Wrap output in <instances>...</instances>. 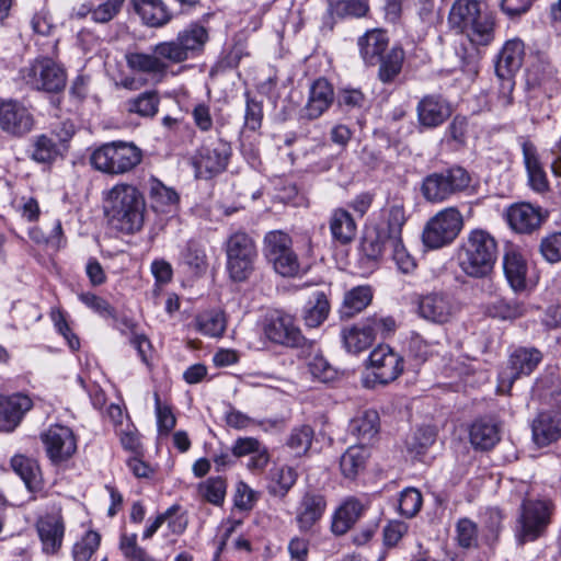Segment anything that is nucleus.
Masks as SVG:
<instances>
[{"instance_id": "nucleus-46", "label": "nucleus", "mask_w": 561, "mask_h": 561, "mask_svg": "<svg viewBox=\"0 0 561 561\" xmlns=\"http://www.w3.org/2000/svg\"><path fill=\"white\" fill-rule=\"evenodd\" d=\"M160 105V94L157 90H147L125 102V108L129 114L142 118H152L157 115Z\"/></svg>"}, {"instance_id": "nucleus-13", "label": "nucleus", "mask_w": 561, "mask_h": 561, "mask_svg": "<svg viewBox=\"0 0 561 561\" xmlns=\"http://www.w3.org/2000/svg\"><path fill=\"white\" fill-rule=\"evenodd\" d=\"M463 227V218L457 207L439 210L425 225L423 244L428 249H440L454 242Z\"/></svg>"}, {"instance_id": "nucleus-11", "label": "nucleus", "mask_w": 561, "mask_h": 561, "mask_svg": "<svg viewBox=\"0 0 561 561\" xmlns=\"http://www.w3.org/2000/svg\"><path fill=\"white\" fill-rule=\"evenodd\" d=\"M41 542L42 553L48 557L57 556L62 549L66 535V520L60 503H51L39 513L34 524Z\"/></svg>"}, {"instance_id": "nucleus-25", "label": "nucleus", "mask_w": 561, "mask_h": 561, "mask_svg": "<svg viewBox=\"0 0 561 561\" xmlns=\"http://www.w3.org/2000/svg\"><path fill=\"white\" fill-rule=\"evenodd\" d=\"M501 440V423L495 416L477 417L469 426V442L476 450L489 451Z\"/></svg>"}, {"instance_id": "nucleus-14", "label": "nucleus", "mask_w": 561, "mask_h": 561, "mask_svg": "<svg viewBox=\"0 0 561 561\" xmlns=\"http://www.w3.org/2000/svg\"><path fill=\"white\" fill-rule=\"evenodd\" d=\"M39 437L50 465L67 468L78 450L75 432L69 426L51 424Z\"/></svg>"}, {"instance_id": "nucleus-60", "label": "nucleus", "mask_w": 561, "mask_h": 561, "mask_svg": "<svg viewBox=\"0 0 561 561\" xmlns=\"http://www.w3.org/2000/svg\"><path fill=\"white\" fill-rule=\"evenodd\" d=\"M409 525L401 520H390L382 529V545L386 550L397 548L408 534Z\"/></svg>"}, {"instance_id": "nucleus-21", "label": "nucleus", "mask_w": 561, "mask_h": 561, "mask_svg": "<svg viewBox=\"0 0 561 561\" xmlns=\"http://www.w3.org/2000/svg\"><path fill=\"white\" fill-rule=\"evenodd\" d=\"M416 121L420 131L440 127L453 115L450 102L437 93L425 94L416 104Z\"/></svg>"}, {"instance_id": "nucleus-1", "label": "nucleus", "mask_w": 561, "mask_h": 561, "mask_svg": "<svg viewBox=\"0 0 561 561\" xmlns=\"http://www.w3.org/2000/svg\"><path fill=\"white\" fill-rule=\"evenodd\" d=\"M209 30L192 22L170 41L156 44L151 53L133 51L125 55L126 65L136 73H144L154 83L168 77L171 65H179L202 56L209 42Z\"/></svg>"}, {"instance_id": "nucleus-64", "label": "nucleus", "mask_w": 561, "mask_h": 561, "mask_svg": "<svg viewBox=\"0 0 561 561\" xmlns=\"http://www.w3.org/2000/svg\"><path fill=\"white\" fill-rule=\"evenodd\" d=\"M337 105L346 111L363 108L367 102L365 93L360 89L343 88L336 96Z\"/></svg>"}, {"instance_id": "nucleus-27", "label": "nucleus", "mask_w": 561, "mask_h": 561, "mask_svg": "<svg viewBox=\"0 0 561 561\" xmlns=\"http://www.w3.org/2000/svg\"><path fill=\"white\" fill-rule=\"evenodd\" d=\"M32 408L33 401L26 394L18 392L0 396V431H14Z\"/></svg>"}, {"instance_id": "nucleus-26", "label": "nucleus", "mask_w": 561, "mask_h": 561, "mask_svg": "<svg viewBox=\"0 0 561 561\" xmlns=\"http://www.w3.org/2000/svg\"><path fill=\"white\" fill-rule=\"evenodd\" d=\"M370 13L368 0H336L330 1L322 18V28L332 32L337 20L363 19Z\"/></svg>"}, {"instance_id": "nucleus-32", "label": "nucleus", "mask_w": 561, "mask_h": 561, "mask_svg": "<svg viewBox=\"0 0 561 561\" xmlns=\"http://www.w3.org/2000/svg\"><path fill=\"white\" fill-rule=\"evenodd\" d=\"M525 58V44L519 38L504 43L495 60L496 77L515 76L522 68Z\"/></svg>"}, {"instance_id": "nucleus-48", "label": "nucleus", "mask_w": 561, "mask_h": 561, "mask_svg": "<svg viewBox=\"0 0 561 561\" xmlns=\"http://www.w3.org/2000/svg\"><path fill=\"white\" fill-rule=\"evenodd\" d=\"M556 69L547 61L533 64L526 72V84L528 89H541L545 92L552 90L556 84Z\"/></svg>"}, {"instance_id": "nucleus-41", "label": "nucleus", "mask_w": 561, "mask_h": 561, "mask_svg": "<svg viewBox=\"0 0 561 561\" xmlns=\"http://www.w3.org/2000/svg\"><path fill=\"white\" fill-rule=\"evenodd\" d=\"M331 302L329 294L323 290H317L306 302L302 311V320L308 328L320 327L329 317Z\"/></svg>"}, {"instance_id": "nucleus-16", "label": "nucleus", "mask_w": 561, "mask_h": 561, "mask_svg": "<svg viewBox=\"0 0 561 561\" xmlns=\"http://www.w3.org/2000/svg\"><path fill=\"white\" fill-rule=\"evenodd\" d=\"M373 370V379L366 377L363 385L371 388L375 383L388 385L397 380L404 370V358L387 344H379L368 357Z\"/></svg>"}, {"instance_id": "nucleus-30", "label": "nucleus", "mask_w": 561, "mask_h": 561, "mask_svg": "<svg viewBox=\"0 0 561 561\" xmlns=\"http://www.w3.org/2000/svg\"><path fill=\"white\" fill-rule=\"evenodd\" d=\"M390 38L382 28H371L357 38L359 56L367 67H376L381 57L390 49Z\"/></svg>"}, {"instance_id": "nucleus-4", "label": "nucleus", "mask_w": 561, "mask_h": 561, "mask_svg": "<svg viewBox=\"0 0 561 561\" xmlns=\"http://www.w3.org/2000/svg\"><path fill=\"white\" fill-rule=\"evenodd\" d=\"M499 256V244L495 237L482 228L470 230L462 238L456 260L460 271L468 277L484 279L493 274Z\"/></svg>"}, {"instance_id": "nucleus-61", "label": "nucleus", "mask_w": 561, "mask_h": 561, "mask_svg": "<svg viewBox=\"0 0 561 561\" xmlns=\"http://www.w3.org/2000/svg\"><path fill=\"white\" fill-rule=\"evenodd\" d=\"M389 249L391 250L392 260L402 273L408 274L414 271L416 267V262L404 247L402 238L398 240H391Z\"/></svg>"}, {"instance_id": "nucleus-59", "label": "nucleus", "mask_w": 561, "mask_h": 561, "mask_svg": "<svg viewBox=\"0 0 561 561\" xmlns=\"http://www.w3.org/2000/svg\"><path fill=\"white\" fill-rule=\"evenodd\" d=\"M154 408L158 433L167 436L174 430L176 425V417L170 405L161 403L158 392L154 393Z\"/></svg>"}, {"instance_id": "nucleus-35", "label": "nucleus", "mask_w": 561, "mask_h": 561, "mask_svg": "<svg viewBox=\"0 0 561 561\" xmlns=\"http://www.w3.org/2000/svg\"><path fill=\"white\" fill-rule=\"evenodd\" d=\"M350 433L359 440V445L374 442L380 432V416L375 409L359 411L350 422Z\"/></svg>"}, {"instance_id": "nucleus-15", "label": "nucleus", "mask_w": 561, "mask_h": 561, "mask_svg": "<svg viewBox=\"0 0 561 561\" xmlns=\"http://www.w3.org/2000/svg\"><path fill=\"white\" fill-rule=\"evenodd\" d=\"M24 79L34 90L58 94L67 84L65 67L51 57H38L25 69Z\"/></svg>"}, {"instance_id": "nucleus-63", "label": "nucleus", "mask_w": 561, "mask_h": 561, "mask_svg": "<svg viewBox=\"0 0 561 561\" xmlns=\"http://www.w3.org/2000/svg\"><path fill=\"white\" fill-rule=\"evenodd\" d=\"M539 252L549 263L561 261V232H552L543 237L539 244Z\"/></svg>"}, {"instance_id": "nucleus-45", "label": "nucleus", "mask_w": 561, "mask_h": 561, "mask_svg": "<svg viewBox=\"0 0 561 561\" xmlns=\"http://www.w3.org/2000/svg\"><path fill=\"white\" fill-rule=\"evenodd\" d=\"M151 207L164 211V207L179 203L180 196L172 187L164 185L158 178L150 175L145 185Z\"/></svg>"}, {"instance_id": "nucleus-44", "label": "nucleus", "mask_w": 561, "mask_h": 561, "mask_svg": "<svg viewBox=\"0 0 561 561\" xmlns=\"http://www.w3.org/2000/svg\"><path fill=\"white\" fill-rule=\"evenodd\" d=\"M369 453L363 445L348 447L340 459L341 473L345 479L355 480L366 468Z\"/></svg>"}, {"instance_id": "nucleus-31", "label": "nucleus", "mask_w": 561, "mask_h": 561, "mask_svg": "<svg viewBox=\"0 0 561 561\" xmlns=\"http://www.w3.org/2000/svg\"><path fill=\"white\" fill-rule=\"evenodd\" d=\"M334 101V90L325 78L314 80L309 90V98L302 110V117L308 121L319 118Z\"/></svg>"}, {"instance_id": "nucleus-3", "label": "nucleus", "mask_w": 561, "mask_h": 561, "mask_svg": "<svg viewBox=\"0 0 561 561\" xmlns=\"http://www.w3.org/2000/svg\"><path fill=\"white\" fill-rule=\"evenodd\" d=\"M104 215L110 226L124 234L139 232L145 224L146 199L134 184L119 182L104 193Z\"/></svg>"}, {"instance_id": "nucleus-58", "label": "nucleus", "mask_w": 561, "mask_h": 561, "mask_svg": "<svg viewBox=\"0 0 561 561\" xmlns=\"http://www.w3.org/2000/svg\"><path fill=\"white\" fill-rule=\"evenodd\" d=\"M423 496L415 488H407L400 493L399 512L407 518L414 517L422 508Z\"/></svg>"}, {"instance_id": "nucleus-47", "label": "nucleus", "mask_w": 561, "mask_h": 561, "mask_svg": "<svg viewBox=\"0 0 561 561\" xmlns=\"http://www.w3.org/2000/svg\"><path fill=\"white\" fill-rule=\"evenodd\" d=\"M342 340L347 352L362 353L370 347L375 341L365 321L342 330Z\"/></svg>"}, {"instance_id": "nucleus-34", "label": "nucleus", "mask_w": 561, "mask_h": 561, "mask_svg": "<svg viewBox=\"0 0 561 561\" xmlns=\"http://www.w3.org/2000/svg\"><path fill=\"white\" fill-rule=\"evenodd\" d=\"M381 216L382 220L376 228L390 241L401 239L402 229L408 220L403 201L400 198L389 201L382 208Z\"/></svg>"}, {"instance_id": "nucleus-36", "label": "nucleus", "mask_w": 561, "mask_h": 561, "mask_svg": "<svg viewBox=\"0 0 561 561\" xmlns=\"http://www.w3.org/2000/svg\"><path fill=\"white\" fill-rule=\"evenodd\" d=\"M374 290L369 285H358L344 293L339 314L342 320H350L363 312L373 301Z\"/></svg>"}, {"instance_id": "nucleus-24", "label": "nucleus", "mask_w": 561, "mask_h": 561, "mask_svg": "<svg viewBox=\"0 0 561 561\" xmlns=\"http://www.w3.org/2000/svg\"><path fill=\"white\" fill-rule=\"evenodd\" d=\"M10 468L32 494L31 500L45 495V479L37 459L23 454H15L10 459Z\"/></svg>"}, {"instance_id": "nucleus-51", "label": "nucleus", "mask_w": 561, "mask_h": 561, "mask_svg": "<svg viewBox=\"0 0 561 561\" xmlns=\"http://www.w3.org/2000/svg\"><path fill=\"white\" fill-rule=\"evenodd\" d=\"M389 247L390 239L377 228L366 232L360 242V251L368 260L373 261L381 257Z\"/></svg>"}, {"instance_id": "nucleus-12", "label": "nucleus", "mask_w": 561, "mask_h": 561, "mask_svg": "<svg viewBox=\"0 0 561 561\" xmlns=\"http://www.w3.org/2000/svg\"><path fill=\"white\" fill-rule=\"evenodd\" d=\"M232 152L231 144L221 137L203 142L192 162L196 178L211 180L224 173L228 169Z\"/></svg>"}, {"instance_id": "nucleus-5", "label": "nucleus", "mask_w": 561, "mask_h": 561, "mask_svg": "<svg viewBox=\"0 0 561 561\" xmlns=\"http://www.w3.org/2000/svg\"><path fill=\"white\" fill-rule=\"evenodd\" d=\"M556 512L557 504L551 497L523 500L515 523L517 543L524 546L546 537Z\"/></svg>"}, {"instance_id": "nucleus-55", "label": "nucleus", "mask_w": 561, "mask_h": 561, "mask_svg": "<svg viewBox=\"0 0 561 561\" xmlns=\"http://www.w3.org/2000/svg\"><path fill=\"white\" fill-rule=\"evenodd\" d=\"M101 545V535L95 530H88L72 547L73 561H90Z\"/></svg>"}, {"instance_id": "nucleus-54", "label": "nucleus", "mask_w": 561, "mask_h": 561, "mask_svg": "<svg viewBox=\"0 0 561 561\" xmlns=\"http://www.w3.org/2000/svg\"><path fill=\"white\" fill-rule=\"evenodd\" d=\"M118 548L127 561H156V559L138 545L137 534L122 533Z\"/></svg>"}, {"instance_id": "nucleus-49", "label": "nucleus", "mask_w": 561, "mask_h": 561, "mask_svg": "<svg viewBox=\"0 0 561 561\" xmlns=\"http://www.w3.org/2000/svg\"><path fill=\"white\" fill-rule=\"evenodd\" d=\"M195 329L211 337H219L226 330L225 313L220 310H207L198 313L194 320Z\"/></svg>"}, {"instance_id": "nucleus-10", "label": "nucleus", "mask_w": 561, "mask_h": 561, "mask_svg": "<svg viewBox=\"0 0 561 561\" xmlns=\"http://www.w3.org/2000/svg\"><path fill=\"white\" fill-rule=\"evenodd\" d=\"M73 135V124L62 122L59 128L51 129L49 134L33 136L30 139L26 154L35 163L50 168L57 160L64 159Z\"/></svg>"}, {"instance_id": "nucleus-37", "label": "nucleus", "mask_w": 561, "mask_h": 561, "mask_svg": "<svg viewBox=\"0 0 561 561\" xmlns=\"http://www.w3.org/2000/svg\"><path fill=\"white\" fill-rule=\"evenodd\" d=\"M364 512V505L355 497L346 499L332 516L331 530L336 536L345 535L358 520Z\"/></svg>"}, {"instance_id": "nucleus-19", "label": "nucleus", "mask_w": 561, "mask_h": 561, "mask_svg": "<svg viewBox=\"0 0 561 561\" xmlns=\"http://www.w3.org/2000/svg\"><path fill=\"white\" fill-rule=\"evenodd\" d=\"M543 354L536 347L519 346L507 360V370L500 373L499 387L511 390L514 382L523 376H529L541 363Z\"/></svg>"}, {"instance_id": "nucleus-52", "label": "nucleus", "mask_w": 561, "mask_h": 561, "mask_svg": "<svg viewBox=\"0 0 561 561\" xmlns=\"http://www.w3.org/2000/svg\"><path fill=\"white\" fill-rule=\"evenodd\" d=\"M313 438L314 430L312 428V426L308 424H301L295 426L290 431V434L288 435V438L286 440V445L289 449L294 451L296 456L301 457L309 451Z\"/></svg>"}, {"instance_id": "nucleus-62", "label": "nucleus", "mask_w": 561, "mask_h": 561, "mask_svg": "<svg viewBox=\"0 0 561 561\" xmlns=\"http://www.w3.org/2000/svg\"><path fill=\"white\" fill-rule=\"evenodd\" d=\"M260 493L249 486L248 483L239 481L236 485L233 504L239 511L250 512L255 506Z\"/></svg>"}, {"instance_id": "nucleus-50", "label": "nucleus", "mask_w": 561, "mask_h": 561, "mask_svg": "<svg viewBox=\"0 0 561 561\" xmlns=\"http://www.w3.org/2000/svg\"><path fill=\"white\" fill-rule=\"evenodd\" d=\"M227 479L224 477H209L198 483L197 493L207 503L221 506L227 493Z\"/></svg>"}, {"instance_id": "nucleus-20", "label": "nucleus", "mask_w": 561, "mask_h": 561, "mask_svg": "<svg viewBox=\"0 0 561 561\" xmlns=\"http://www.w3.org/2000/svg\"><path fill=\"white\" fill-rule=\"evenodd\" d=\"M264 333L271 342L287 347H302L306 343V337L296 325L295 319L278 310L266 317Z\"/></svg>"}, {"instance_id": "nucleus-23", "label": "nucleus", "mask_w": 561, "mask_h": 561, "mask_svg": "<svg viewBox=\"0 0 561 561\" xmlns=\"http://www.w3.org/2000/svg\"><path fill=\"white\" fill-rule=\"evenodd\" d=\"M550 211L541 206L522 202L511 205L506 210L508 226L516 233L531 234L548 220Z\"/></svg>"}, {"instance_id": "nucleus-17", "label": "nucleus", "mask_w": 561, "mask_h": 561, "mask_svg": "<svg viewBox=\"0 0 561 561\" xmlns=\"http://www.w3.org/2000/svg\"><path fill=\"white\" fill-rule=\"evenodd\" d=\"M416 312L420 318L433 324H446L459 313L460 307L455 297L444 290L420 295L416 300Z\"/></svg>"}, {"instance_id": "nucleus-38", "label": "nucleus", "mask_w": 561, "mask_h": 561, "mask_svg": "<svg viewBox=\"0 0 561 561\" xmlns=\"http://www.w3.org/2000/svg\"><path fill=\"white\" fill-rule=\"evenodd\" d=\"M503 268L505 277L516 293L523 291L527 287V262L523 254L511 250L503 257Z\"/></svg>"}, {"instance_id": "nucleus-33", "label": "nucleus", "mask_w": 561, "mask_h": 561, "mask_svg": "<svg viewBox=\"0 0 561 561\" xmlns=\"http://www.w3.org/2000/svg\"><path fill=\"white\" fill-rule=\"evenodd\" d=\"M522 151L530 187L540 194L548 192L550 190V183L540 162L537 147L529 139H524L522 142Z\"/></svg>"}, {"instance_id": "nucleus-7", "label": "nucleus", "mask_w": 561, "mask_h": 561, "mask_svg": "<svg viewBox=\"0 0 561 561\" xmlns=\"http://www.w3.org/2000/svg\"><path fill=\"white\" fill-rule=\"evenodd\" d=\"M448 21L453 28L465 33L473 45L488 46L495 37V16L491 12H482L467 0L453 4Z\"/></svg>"}, {"instance_id": "nucleus-18", "label": "nucleus", "mask_w": 561, "mask_h": 561, "mask_svg": "<svg viewBox=\"0 0 561 561\" xmlns=\"http://www.w3.org/2000/svg\"><path fill=\"white\" fill-rule=\"evenodd\" d=\"M328 508V497L323 490L308 486L296 507L295 522L301 534H313Z\"/></svg>"}, {"instance_id": "nucleus-42", "label": "nucleus", "mask_w": 561, "mask_h": 561, "mask_svg": "<svg viewBox=\"0 0 561 561\" xmlns=\"http://www.w3.org/2000/svg\"><path fill=\"white\" fill-rule=\"evenodd\" d=\"M298 480V472L295 468L282 465L270 470V482L267 491L270 495L284 500Z\"/></svg>"}, {"instance_id": "nucleus-43", "label": "nucleus", "mask_w": 561, "mask_h": 561, "mask_svg": "<svg viewBox=\"0 0 561 561\" xmlns=\"http://www.w3.org/2000/svg\"><path fill=\"white\" fill-rule=\"evenodd\" d=\"M180 264L195 276L204 275L208 270V259L203 244L194 239L188 240L180 252Z\"/></svg>"}, {"instance_id": "nucleus-29", "label": "nucleus", "mask_w": 561, "mask_h": 561, "mask_svg": "<svg viewBox=\"0 0 561 561\" xmlns=\"http://www.w3.org/2000/svg\"><path fill=\"white\" fill-rule=\"evenodd\" d=\"M129 4L133 12L148 27L160 28L174 19L172 10L164 0H130Z\"/></svg>"}, {"instance_id": "nucleus-2", "label": "nucleus", "mask_w": 561, "mask_h": 561, "mask_svg": "<svg viewBox=\"0 0 561 561\" xmlns=\"http://www.w3.org/2000/svg\"><path fill=\"white\" fill-rule=\"evenodd\" d=\"M263 255L272 270L284 278H301L309 273L314 261L311 238L304 245H295L289 233L272 230L263 238Z\"/></svg>"}, {"instance_id": "nucleus-9", "label": "nucleus", "mask_w": 561, "mask_h": 561, "mask_svg": "<svg viewBox=\"0 0 561 561\" xmlns=\"http://www.w3.org/2000/svg\"><path fill=\"white\" fill-rule=\"evenodd\" d=\"M471 181L470 173L455 164L427 174L422 180L420 191L426 202L438 204L468 191Z\"/></svg>"}, {"instance_id": "nucleus-56", "label": "nucleus", "mask_w": 561, "mask_h": 561, "mask_svg": "<svg viewBox=\"0 0 561 561\" xmlns=\"http://www.w3.org/2000/svg\"><path fill=\"white\" fill-rule=\"evenodd\" d=\"M457 545L466 550L478 548L479 528L477 523L468 517L459 518L456 523Z\"/></svg>"}, {"instance_id": "nucleus-6", "label": "nucleus", "mask_w": 561, "mask_h": 561, "mask_svg": "<svg viewBox=\"0 0 561 561\" xmlns=\"http://www.w3.org/2000/svg\"><path fill=\"white\" fill-rule=\"evenodd\" d=\"M144 159V151L131 141L116 140L96 147L89 157L91 167L103 174L131 173Z\"/></svg>"}, {"instance_id": "nucleus-28", "label": "nucleus", "mask_w": 561, "mask_h": 561, "mask_svg": "<svg viewBox=\"0 0 561 561\" xmlns=\"http://www.w3.org/2000/svg\"><path fill=\"white\" fill-rule=\"evenodd\" d=\"M533 442L540 448L561 438V411L546 410L539 412L531 422Z\"/></svg>"}, {"instance_id": "nucleus-57", "label": "nucleus", "mask_w": 561, "mask_h": 561, "mask_svg": "<svg viewBox=\"0 0 561 561\" xmlns=\"http://www.w3.org/2000/svg\"><path fill=\"white\" fill-rule=\"evenodd\" d=\"M49 316L56 331L66 340L69 348L73 352L78 351L81 346L80 339L69 325L66 311L60 308H54Z\"/></svg>"}, {"instance_id": "nucleus-40", "label": "nucleus", "mask_w": 561, "mask_h": 561, "mask_svg": "<svg viewBox=\"0 0 561 561\" xmlns=\"http://www.w3.org/2000/svg\"><path fill=\"white\" fill-rule=\"evenodd\" d=\"M329 225L333 240L341 245L350 244L356 237L355 219L350 211L343 208H337L332 213Z\"/></svg>"}, {"instance_id": "nucleus-8", "label": "nucleus", "mask_w": 561, "mask_h": 561, "mask_svg": "<svg viewBox=\"0 0 561 561\" xmlns=\"http://www.w3.org/2000/svg\"><path fill=\"white\" fill-rule=\"evenodd\" d=\"M226 271L234 283L247 282L255 271L259 257L255 240L245 231L237 230L224 243Z\"/></svg>"}, {"instance_id": "nucleus-22", "label": "nucleus", "mask_w": 561, "mask_h": 561, "mask_svg": "<svg viewBox=\"0 0 561 561\" xmlns=\"http://www.w3.org/2000/svg\"><path fill=\"white\" fill-rule=\"evenodd\" d=\"M35 119L31 111L20 101L9 99L0 101V129L15 138H22L32 131Z\"/></svg>"}, {"instance_id": "nucleus-39", "label": "nucleus", "mask_w": 561, "mask_h": 561, "mask_svg": "<svg viewBox=\"0 0 561 561\" xmlns=\"http://www.w3.org/2000/svg\"><path fill=\"white\" fill-rule=\"evenodd\" d=\"M405 51L401 45H393L377 62V78L383 84H393L402 72Z\"/></svg>"}, {"instance_id": "nucleus-53", "label": "nucleus", "mask_w": 561, "mask_h": 561, "mask_svg": "<svg viewBox=\"0 0 561 561\" xmlns=\"http://www.w3.org/2000/svg\"><path fill=\"white\" fill-rule=\"evenodd\" d=\"M245 110L243 128L250 131H257L261 129L264 118L263 101L257 100L252 93L247 90L244 92Z\"/></svg>"}]
</instances>
